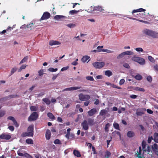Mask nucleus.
<instances>
[{
  "mask_svg": "<svg viewBox=\"0 0 158 158\" xmlns=\"http://www.w3.org/2000/svg\"><path fill=\"white\" fill-rule=\"evenodd\" d=\"M137 153L136 154L137 155V157L138 158H142L143 156V155L141 154L142 150L140 147H139V150L137 151Z\"/></svg>",
  "mask_w": 158,
  "mask_h": 158,
  "instance_id": "obj_13",
  "label": "nucleus"
},
{
  "mask_svg": "<svg viewBox=\"0 0 158 158\" xmlns=\"http://www.w3.org/2000/svg\"><path fill=\"white\" fill-rule=\"evenodd\" d=\"M129 18L131 19L135 20H136L137 21H138L140 22L143 23H149V22L148 21H144V20H139V19H135V18Z\"/></svg>",
  "mask_w": 158,
  "mask_h": 158,
  "instance_id": "obj_29",
  "label": "nucleus"
},
{
  "mask_svg": "<svg viewBox=\"0 0 158 158\" xmlns=\"http://www.w3.org/2000/svg\"><path fill=\"white\" fill-rule=\"evenodd\" d=\"M146 10L142 8H140L136 10H134L132 12V14L133 15L134 13L138 12H141L142 11L144 12Z\"/></svg>",
  "mask_w": 158,
  "mask_h": 158,
  "instance_id": "obj_18",
  "label": "nucleus"
},
{
  "mask_svg": "<svg viewBox=\"0 0 158 158\" xmlns=\"http://www.w3.org/2000/svg\"><path fill=\"white\" fill-rule=\"evenodd\" d=\"M106 113V111L105 110H101L100 113V114L101 116H103Z\"/></svg>",
  "mask_w": 158,
  "mask_h": 158,
  "instance_id": "obj_43",
  "label": "nucleus"
},
{
  "mask_svg": "<svg viewBox=\"0 0 158 158\" xmlns=\"http://www.w3.org/2000/svg\"><path fill=\"white\" fill-rule=\"evenodd\" d=\"M18 96L17 95H11L4 97L3 98L5 100H8L11 98H14Z\"/></svg>",
  "mask_w": 158,
  "mask_h": 158,
  "instance_id": "obj_16",
  "label": "nucleus"
},
{
  "mask_svg": "<svg viewBox=\"0 0 158 158\" xmlns=\"http://www.w3.org/2000/svg\"><path fill=\"white\" fill-rule=\"evenodd\" d=\"M17 69V68L15 67L13 68L11 70V74H10V75L14 73L16 71Z\"/></svg>",
  "mask_w": 158,
  "mask_h": 158,
  "instance_id": "obj_46",
  "label": "nucleus"
},
{
  "mask_svg": "<svg viewBox=\"0 0 158 158\" xmlns=\"http://www.w3.org/2000/svg\"><path fill=\"white\" fill-rule=\"evenodd\" d=\"M132 60L138 63L141 65H144L145 63V60L144 59L139 57L134 56L132 58Z\"/></svg>",
  "mask_w": 158,
  "mask_h": 158,
  "instance_id": "obj_2",
  "label": "nucleus"
},
{
  "mask_svg": "<svg viewBox=\"0 0 158 158\" xmlns=\"http://www.w3.org/2000/svg\"><path fill=\"white\" fill-rule=\"evenodd\" d=\"M79 12V10H71L69 11V14L71 15H73L78 13Z\"/></svg>",
  "mask_w": 158,
  "mask_h": 158,
  "instance_id": "obj_40",
  "label": "nucleus"
},
{
  "mask_svg": "<svg viewBox=\"0 0 158 158\" xmlns=\"http://www.w3.org/2000/svg\"><path fill=\"white\" fill-rule=\"evenodd\" d=\"M92 64L95 68L100 69L105 66V63L104 62H95L93 63Z\"/></svg>",
  "mask_w": 158,
  "mask_h": 158,
  "instance_id": "obj_5",
  "label": "nucleus"
},
{
  "mask_svg": "<svg viewBox=\"0 0 158 158\" xmlns=\"http://www.w3.org/2000/svg\"><path fill=\"white\" fill-rule=\"evenodd\" d=\"M30 110L31 111H35L37 110V108L36 107L34 106H31L30 108Z\"/></svg>",
  "mask_w": 158,
  "mask_h": 158,
  "instance_id": "obj_47",
  "label": "nucleus"
},
{
  "mask_svg": "<svg viewBox=\"0 0 158 158\" xmlns=\"http://www.w3.org/2000/svg\"><path fill=\"white\" fill-rule=\"evenodd\" d=\"M6 114V111L4 110H0V118L3 117Z\"/></svg>",
  "mask_w": 158,
  "mask_h": 158,
  "instance_id": "obj_37",
  "label": "nucleus"
},
{
  "mask_svg": "<svg viewBox=\"0 0 158 158\" xmlns=\"http://www.w3.org/2000/svg\"><path fill=\"white\" fill-rule=\"evenodd\" d=\"M87 122L89 125L90 126H93L95 124V122L94 121V119L92 118H89Z\"/></svg>",
  "mask_w": 158,
  "mask_h": 158,
  "instance_id": "obj_14",
  "label": "nucleus"
},
{
  "mask_svg": "<svg viewBox=\"0 0 158 158\" xmlns=\"http://www.w3.org/2000/svg\"><path fill=\"white\" fill-rule=\"evenodd\" d=\"M132 76L137 80H140L142 79V76L139 74H137L135 76L134 75H132Z\"/></svg>",
  "mask_w": 158,
  "mask_h": 158,
  "instance_id": "obj_22",
  "label": "nucleus"
},
{
  "mask_svg": "<svg viewBox=\"0 0 158 158\" xmlns=\"http://www.w3.org/2000/svg\"><path fill=\"white\" fill-rule=\"evenodd\" d=\"M123 55L125 56V55H133L134 53L130 51H127L123 52Z\"/></svg>",
  "mask_w": 158,
  "mask_h": 158,
  "instance_id": "obj_35",
  "label": "nucleus"
},
{
  "mask_svg": "<svg viewBox=\"0 0 158 158\" xmlns=\"http://www.w3.org/2000/svg\"><path fill=\"white\" fill-rule=\"evenodd\" d=\"M147 148H146L143 151L149 153L150 151V148L148 145H147Z\"/></svg>",
  "mask_w": 158,
  "mask_h": 158,
  "instance_id": "obj_45",
  "label": "nucleus"
},
{
  "mask_svg": "<svg viewBox=\"0 0 158 158\" xmlns=\"http://www.w3.org/2000/svg\"><path fill=\"white\" fill-rule=\"evenodd\" d=\"M13 29V28L12 27H8L7 29H6V30H4L3 31H2L1 32H0V33H2V34H4L5 33H6V31H8L9 30H10V31Z\"/></svg>",
  "mask_w": 158,
  "mask_h": 158,
  "instance_id": "obj_32",
  "label": "nucleus"
},
{
  "mask_svg": "<svg viewBox=\"0 0 158 158\" xmlns=\"http://www.w3.org/2000/svg\"><path fill=\"white\" fill-rule=\"evenodd\" d=\"M114 127L116 129L120 130L119 125L117 123H114L113 124Z\"/></svg>",
  "mask_w": 158,
  "mask_h": 158,
  "instance_id": "obj_41",
  "label": "nucleus"
},
{
  "mask_svg": "<svg viewBox=\"0 0 158 158\" xmlns=\"http://www.w3.org/2000/svg\"><path fill=\"white\" fill-rule=\"evenodd\" d=\"M57 70L58 69L57 68L54 69L52 68H50L48 69V71L52 72H56L57 71Z\"/></svg>",
  "mask_w": 158,
  "mask_h": 158,
  "instance_id": "obj_44",
  "label": "nucleus"
},
{
  "mask_svg": "<svg viewBox=\"0 0 158 158\" xmlns=\"http://www.w3.org/2000/svg\"><path fill=\"white\" fill-rule=\"evenodd\" d=\"M123 66L126 68H127V69H130V66L127 63H125L124 64H123Z\"/></svg>",
  "mask_w": 158,
  "mask_h": 158,
  "instance_id": "obj_54",
  "label": "nucleus"
},
{
  "mask_svg": "<svg viewBox=\"0 0 158 158\" xmlns=\"http://www.w3.org/2000/svg\"><path fill=\"white\" fill-rule=\"evenodd\" d=\"M127 135L129 137L131 138L134 136L135 134L133 131H130L127 132Z\"/></svg>",
  "mask_w": 158,
  "mask_h": 158,
  "instance_id": "obj_19",
  "label": "nucleus"
},
{
  "mask_svg": "<svg viewBox=\"0 0 158 158\" xmlns=\"http://www.w3.org/2000/svg\"><path fill=\"white\" fill-rule=\"evenodd\" d=\"M102 51L103 52H106L107 53H109L112 52V51H111L109 50H108V49H102V50H100V51Z\"/></svg>",
  "mask_w": 158,
  "mask_h": 158,
  "instance_id": "obj_50",
  "label": "nucleus"
},
{
  "mask_svg": "<svg viewBox=\"0 0 158 158\" xmlns=\"http://www.w3.org/2000/svg\"><path fill=\"white\" fill-rule=\"evenodd\" d=\"M78 59H76L72 63V64L73 65H77L78 64V63L77 62L78 61Z\"/></svg>",
  "mask_w": 158,
  "mask_h": 158,
  "instance_id": "obj_60",
  "label": "nucleus"
},
{
  "mask_svg": "<svg viewBox=\"0 0 158 158\" xmlns=\"http://www.w3.org/2000/svg\"><path fill=\"white\" fill-rule=\"evenodd\" d=\"M34 135L33 132H23L21 135L22 136L25 137L26 136L33 137Z\"/></svg>",
  "mask_w": 158,
  "mask_h": 158,
  "instance_id": "obj_11",
  "label": "nucleus"
},
{
  "mask_svg": "<svg viewBox=\"0 0 158 158\" xmlns=\"http://www.w3.org/2000/svg\"><path fill=\"white\" fill-rule=\"evenodd\" d=\"M110 126V124L109 123H107L105 127V129L106 131H107V130L108 129V127H109Z\"/></svg>",
  "mask_w": 158,
  "mask_h": 158,
  "instance_id": "obj_62",
  "label": "nucleus"
},
{
  "mask_svg": "<svg viewBox=\"0 0 158 158\" xmlns=\"http://www.w3.org/2000/svg\"><path fill=\"white\" fill-rule=\"evenodd\" d=\"M7 120H10L12 121L14 125L16 127H18L19 125L15 119L14 117L11 116H9L7 118Z\"/></svg>",
  "mask_w": 158,
  "mask_h": 158,
  "instance_id": "obj_8",
  "label": "nucleus"
},
{
  "mask_svg": "<svg viewBox=\"0 0 158 158\" xmlns=\"http://www.w3.org/2000/svg\"><path fill=\"white\" fill-rule=\"evenodd\" d=\"M90 96L88 95H84L82 94H80L79 95V99L82 101H87L90 98Z\"/></svg>",
  "mask_w": 158,
  "mask_h": 158,
  "instance_id": "obj_6",
  "label": "nucleus"
},
{
  "mask_svg": "<svg viewBox=\"0 0 158 158\" xmlns=\"http://www.w3.org/2000/svg\"><path fill=\"white\" fill-rule=\"evenodd\" d=\"M154 138L153 140L154 141L157 143H158V133L155 132L154 134Z\"/></svg>",
  "mask_w": 158,
  "mask_h": 158,
  "instance_id": "obj_21",
  "label": "nucleus"
},
{
  "mask_svg": "<svg viewBox=\"0 0 158 158\" xmlns=\"http://www.w3.org/2000/svg\"><path fill=\"white\" fill-rule=\"evenodd\" d=\"M147 79L149 82H151L152 80V78L151 76H149L147 77Z\"/></svg>",
  "mask_w": 158,
  "mask_h": 158,
  "instance_id": "obj_61",
  "label": "nucleus"
},
{
  "mask_svg": "<svg viewBox=\"0 0 158 158\" xmlns=\"http://www.w3.org/2000/svg\"><path fill=\"white\" fill-rule=\"evenodd\" d=\"M11 138V135L10 133H3L0 135V139L9 140Z\"/></svg>",
  "mask_w": 158,
  "mask_h": 158,
  "instance_id": "obj_3",
  "label": "nucleus"
},
{
  "mask_svg": "<svg viewBox=\"0 0 158 158\" xmlns=\"http://www.w3.org/2000/svg\"><path fill=\"white\" fill-rule=\"evenodd\" d=\"M152 149L153 151H156L158 150V145L156 143L154 144L152 146Z\"/></svg>",
  "mask_w": 158,
  "mask_h": 158,
  "instance_id": "obj_26",
  "label": "nucleus"
},
{
  "mask_svg": "<svg viewBox=\"0 0 158 158\" xmlns=\"http://www.w3.org/2000/svg\"><path fill=\"white\" fill-rule=\"evenodd\" d=\"M81 87H73L69 88H67L64 89V91H73L80 89Z\"/></svg>",
  "mask_w": 158,
  "mask_h": 158,
  "instance_id": "obj_12",
  "label": "nucleus"
},
{
  "mask_svg": "<svg viewBox=\"0 0 158 158\" xmlns=\"http://www.w3.org/2000/svg\"><path fill=\"white\" fill-rule=\"evenodd\" d=\"M26 142L28 144H33V140L30 139H27L26 140Z\"/></svg>",
  "mask_w": 158,
  "mask_h": 158,
  "instance_id": "obj_33",
  "label": "nucleus"
},
{
  "mask_svg": "<svg viewBox=\"0 0 158 158\" xmlns=\"http://www.w3.org/2000/svg\"><path fill=\"white\" fill-rule=\"evenodd\" d=\"M135 50L137 52H141L143 51V49L141 48H135Z\"/></svg>",
  "mask_w": 158,
  "mask_h": 158,
  "instance_id": "obj_58",
  "label": "nucleus"
},
{
  "mask_svg": "<svg viewBox=\"0 0 158 158\" xmlns=\"http://www.w3.org/2000/svg\"><path fill=\"white\" fill-rule=\"evenodd\" d=\"M38 114L36 112H33L28 118V121H32L36 120L38 118Z\"/></svg>",
  "mask_w": 158,
  "mask_h": 158,
  "instance_id": "obj_4",
  "label": "nucleus"
},
{
  "mask_svg": "<svg viewBox=\"0 0 158 158\" xmlns=\"http://www.w3.org/2000/svg\"><path fill=\"white\" fill-rule=\"evenodd\" d=\"M89 125L86 120H84L81 123L83 129L85 130H87L89 129Z\"/></svg>",
  "mask_w": 158,
  "mask_h": 158,
  "instance_id": "obj_9",
  "label": "nucleus"
},
{
  "mask_svg": "<svg viewBox=\"0 0 158 158\" xmlns=\"http://www.w3.org/2000/svg\"><path fill=\"white\" fill-rule=\"evenodd\" d=\"M73 153L75 156L77 157H80L81 156V155L80 152L77 150H74L73 152Z\"/></svg>",
  "mask_w": 158,
  "mask_h": 158,
  "instance_id": "obj_25",
  "label": "nucleus"
},
{
  "mask_svg": "<svg viewBox=\"0 0 158 158\" xmlns=\"http://www.w3.org/2000/svg\"><path fill=\"white\" fill-rule=\"evenodd\" d=\"M28 60L27 56H26L24 57V58L21 60L19 63V64H20L24 62H26Z\"/></svg>",
  "mask_w": 158,
  "mask_h": 158,
  "instance_id": "obj_34",
  "label": "nucleus"
},
{
  "mask_svg": "<svg viewBox=\"0 0 158 158\" xmlns=\"http://www.w3.org/2000/svg\"><path fill=\"white\" fill-rule=\"evenodd\" d=\"M105 75L110 77L112 75V73L110 70H106L105 72Z\"/></svg>",
  "mask_w": 158,
  "mask_h": 158,
  "instance_id": "obj_31",
  "label": "nucleus"
},
{
  "mask_svg": "<svg viewBox=\"0 0 158 158\" xmlns=\"http://www.w3.org/2000/svg\"><path fill=\"white\" fill-rule=\"evenodd\" d=\"M25 157L27 158H33L32 156L27 153H25Z\"/></svg>",
  "mask_w": 158,
  "mask_h": 158,
  "instance_id": "obj_52",
  "label": "nucleus"
},
{
  "mask_svg": "<svg viewBox=\"0 0 158 158\" xmlns=\"http://www.w3.org/2000/svg\"><path fill=\"white\" fill-rule=\"evenodd\" d=\"M65 17L63 15H56L54 17V19L57 20H59L62 18H64Z\"/></svg>",
  "mask_w": 158,
  "mask_h": 158,
  "instance_id": "obj_28",
  "label": "nucleus"
},
{
  "mask_svg": "<svg viewBox=\"0 0 158 158\" xmlns=\"http://www.w3.org/2000/svg\"><path fill=\"white\" fill-rule=\"evenodd\" d=\"M8 128L12 131H13L15 129L14 127L12 126H9Z\"/></svg>",
  "mask_w": 158,
  "mask_h": 158,
  "instance_id": "obj_55",
  "label": "nucleus"
},
{
  "mask_svg": "<svg viewBox=\"0 0 158 158\" xmlns=\"http://www.w3.org/2000/svg\"><path fill=\"white\" fill-rule=\"evenodd\" d=\"M34 126L33 125H30L27 128V131L29 132L33 133Z\"/></svg>",
  "mask_w": 158,
  "mask_h": 158,
  "instance_id": "obj_23",
  "label": "nucleus"
},
{
  "mask_svg": "<svg viewBox=\"0 0 158 158\" xmlns=\"http://www.w3.org/2000/svg\"><path fill=\"white\" fill-rule=\"evenodd\" d=\"M86 78L87 80H89L91 81H94V80L93 77L91 76H87L86 77Z\"/></svg>",
  "mask_w": 158,
  "mask_h": 158,
  "instance_id": "obj_48",
  "label": "nucleus"
},
{
  "mask_svg": "<svg viewBox=\"0 0 158 158\" xmlns=\"http://www.w3.org/2000/svg\"><path fill=\"white\" fill-rule=\"evenodd\" d=\"M66 25L67 26L70 28H73L75 26V24H73V23L68 24Z\"/></svg>",
  "mask_w": 158,
  "mask_h": 158,
  "instance_id": "obj_51",
  "label": "nucleus"
},
{
  "mask_svg": "<svg viewBox=\"0 0 158 158\" xmlns=\"http://www.w3.org/2000/svg\"><path fill=\"white\" fill-rule=\"evenodd\" d=\"M51 133L50 130H47L45 134V137L46 139L48 140L51 137Z\"/></svg>",
  "mask_w": 158,
  "mask_h": 158,
  "instance_id": "obj_17",
  "label": "nucleus"
},
{
  "mask_svg": "<svg viewBox=\"0 0 158 158\" xmlns=\"http://www.w3.org/2000/svg\"><path fill=\"white\" fill-rule=\"evenodd\" d=\"M60 44V43L56 41L51 40L50 41L49 43V44L50 46Z\"/></svg>",
  "mask_w": 158,
  "mask_h": 158,
  "instance_id": "obj_15",
  "label": "nucleus"
},
{
  "mask_svg": "<svg viewBox=\"0 0 158 158\" xmlns=\"http://www.w3.org/2000/svg\"><path fill=\"white\" fill-rule=\"evenodd\" d=\"M94 9L96 11H101L102 10V7L99 6L94 7Z\"/></svg>",
  "mask_w": 158,
  "mask_h": 158,
  "instance_id": "obj_39",
  "label": "nucleus"
},
{
  "mask_svg": "<svg viewBox=\"0 0 158 158\" xmlns=\"http://www.w3.org/2000/svg\"><path fill=\"white\" fill-rule=\"evenodd\" d=\"M111 86L113 88H116L118 89H121V88L120 87L117 86L116 85L114 84H112Z\"/></svg>",
  "mask_w": 158,
  "mask_h": 158,
  "instance_id": "obj_56",
  "label": "nucleus"
},
{
  "mask_svg": "<svg viewBox=\"0 0 158 158\" xmlns=\"http://www.w3.org/2000/svg\"><path fill=\"white\" fill-rule=\"evenodd\" d=\"M42 101L45 102L47 105H49L50 103V101L48 98H44L42 99Z\"/></svg>",
  "mask_w": 158,
  "mask_h": 158,
  "instance_id": "obj_30",
  "label": "nucleus"
},
{
  "mask_svg": "<svg viewBox=\"0 0 158 158\" xmlns=\"http://www.w3.org/2000/svg\"><path fill=\"white\" fill-rule=\"evenodd\" d=\"M153 139V138L152 136L149 137L148 139V143H150L151 142L152 140Z\"/></svg>",
  "mask_w": 158,
  "mask_h": 158,
  "instance_id": "obj_53",
  "label": "nucleus"
},
{
  "mask_svg": "<svg viewBox=\"0 0 158 158\" xmlns=\"http://www.w3.org/2000/svg\"><path fill=\"white\" fill-rule=\"evenodd\" d=\"M50 14L48 12H44L40 19V20L47 19L50 18Z\"/></svg>",
  "mask_w": 158,
  "mask_h": 158,
  "instance_id": "obj_7",
  "label": "nucleus"
},
{
  "mask_svg": "<svg viewBox=\"0 0 158 158\" xmlns=\"http://www.w3.org/2000/svg\"><path fill=\"white\" fill-rule=\"evenodd\" d=\"M97 112V110L95 108H93L88 112V115L90 116H92L95 114Z\"/></svg>",
  "mask_w": 158,
  "mask_h": 158,
  "instance_id": "obj_10",
  "label": "nucleus"
},
{
  "mask_svg": "<svg viewBox=\"0 0 158 158\" xmlns=\"http://www.w3.org/2000/svg\"><path fill=\"white\" fill-rule=\"evenodd\" d=\"M124 55H123V52L121 53L120 54H119L117 58L118 59H119L120 58H121L123 57Z\"/></svg>",
  "mask_w": 158,
  "mask_h": 158,
  "instance_id": "obj_63",
  "label": "nucleus"
},
{
  "mask_svg": "<svg viewBox=\"0 0 158 158\" xmlns=\"http://www.w3.org/2000/svg\"><path fill=\"white\" fill-rule=\"evenodd\" d=\"M125 82V80L124 79H121L120 80L119 84L120 85L123 84Z\"/></svg>",
  "mask_w": 158,
  "mask_h": 158,
  "instance_id": "obj_64",
  "label": "nucleus"
},
{
  "mask_svg": "<svg viewBox=\"0 0 158 158\" xmlns=\"http://www.w3.org/2000/svg\"><path fill=\"white\" fill-rule=\"evenodd\" d=\"M33 23H30L28 24H27L26 26L27 27V28H31L33 27Z\"/></svg>",
  "mask_w": 158,
  "mask_h": 158,
  "instance_id": "obj_59",
  "label": "nucleus"
},
{
  "mask_svg": "<svg viewBox=\"0 0 158 158\" xmlns=\"http://www.w3.org/2000/svg\"><path fill=\"white\" fill-rule=\"evenodd\" d=\"M142 146L143 151L144 150V149L146 148V147H147L146 143L144 141H143L142 142Z\"/></svg>",
  "mask_w": 158,
  "mask_h": 158,
  "instance_id": "obj_42",
  "label": "nucleus"
},
{
  "mask_svg": "<svg viewBox=\"0 0 158 158\" xmlns=\"http://www.w3.org/2000/svg\"><path fill=\"white\" fill-rule=\"evenodd\" d=\"M47 116L50 119H51L52 120H54L55 118L54 116L51 113H48L47 114Z\"/></svg>",
  "mask_w": 158,
  "mask_h": 158,
  "instance_id": "obj_20",
  "label": "nucleus"
},
{
  "mask_svg": "<svg viewBox=\"0 0 158 158\" xmlns=\"http://www.w3.org/2000/svg\"><path fill=\"white\" fill-rule=\"evenodd\" d=\"M27 66V65L26 64L22 65L20 68L19 69L18 72H21L23 69H25Z\"/></svg>",
  "mask_w": 158,
  "mask_h": 158,
  "instance_id": "obj_38",
  "label": "nucleus"
},
{
  "mask_svg": "<svg viewBox=\"0 0 158 158\" xmlns=\"http://www.w3.org/2000/svg\"><path fill=\"white\" fill-rule=\"evenodd\" d=\"M111 155V153L108 151H107L105 152V158H109Z\"/></svg>",
  "mask_w": 158,
  "mask_h": 158,
  "instance_id": "obj_36",
  "label": "nucleus"
},
{
  "mask_svg": "<svg viewBox=\"0 0 158 158\" xmlns=\"http://www.w3.org/2000/svg\"><path fill=\"white\" fill-rule=\"evenodd\" d=\"M43 70L42 69H40L38 71L39 75L40 76H41L43 74Z\"/></svg>",
  "mask_w": 158,
  "mask_h": 158,
  "instance_id": "obj_57",
  "label": "nucleus"
},
{
  "mask_svg": "<svg viewBox=\"0 0 158 158\" xmlns=\"http://www.w3.org/2000/svg\"><path fill=\"white\" fill-rule=\"evenodd\" d=\"M90 57L88 56H85L81 59V61L84 63L86 62L89 59Z\"/></svg>",
  "mask_w": 158,
  "mask_h": 158,
  "instance_id": "obj_24",
  "label": "nucleus"
},
{
  "mask_svg": "<svg viewBox=\"0 0 158 158\" xmlns=\"http://www.w3.org/2000/svg\"><path fill=\"white\" fill-rule=\"evenodd\" d=\"M23 151L21 149H19L18 151V155L21 156H25V153L24 154L23 152Z\"/></svg>",
  "mask_w": 158,
  "mask_h": 158,
  "instance_id": "obj_27",
  "label": "nucleus"
},
{
  "mask_svg": "<svg viewBox=\"0 0 158 158\" xmlns=\"http://www.w3.org/2000/svg\"><path fill=\"white\" fill-rule=\"evenodd\" d=\"M54 143L55 144H60L61 143V142L60 140L58 139H55L54 142Z\"/></svg>",
  "mask_w": 158,
  "mask_h": 158,
  "instance_id": "obj_49",
  "label": "nucleus"
},
{
  "mask_svg": "<svg viewBox=\"0 0 158 158\" xmlns=\"http://www.w3.org/2000/svg\"><path fill=\"white\" fill-rule=\"evenodd\" d=\"M143 33L154 38H158V32L146 29L144 30Z\"/></svg>",
  "mask_w": 158,
  "mask_h": 158,
  "instance_id": "obj_1",
  "label": "nucleus"
}]
</instances>
